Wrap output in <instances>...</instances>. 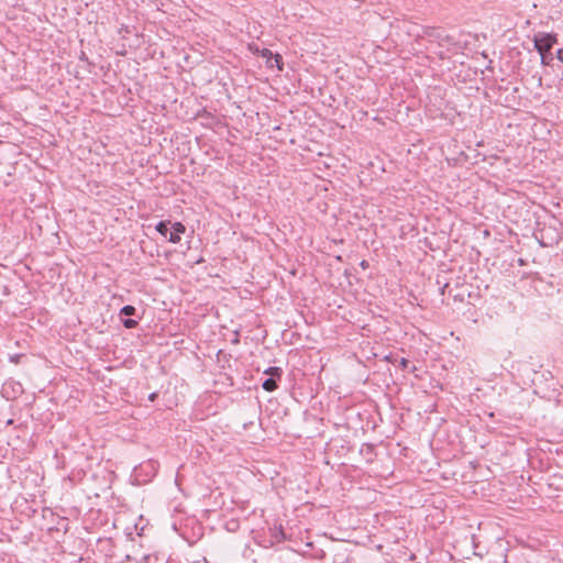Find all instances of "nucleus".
Returning a JSON list of instances; mask_svg holds the SVG:
<instances>
[{
	"mask_svg": "<svg viewBox=\"0 0 563 563\" xmlns=\"http://www.w3.org/2000/svg\"><path fill=\"white\" fill-rule=\"evenodd\" d=\"M556 41V34L552 33H538L534 36V48L542 56V59L544 58V54L551 51Z\"/></svg>",
	"mask_w": 563,
	"mask_h": 563,
	"instance_id": "obj_1",
	"label": "nucleus"
},
{
	"mask_svg": "<svg viewBox=\"0 0 563 563\" xmlns=\"http://www.w3.org/2000/svg\"><path fill=\"white\" fill-rule=\"evenodd\" d=\"M157 470H158L157 462L150 460V461H146V462L140 464L137 467H135V473H136V476H141L142 473H145V475L148 478H152L156 475Z\"/></svg>",
	"mask_w": 563,
	"mask_h": 563,
	"instance_id": "obj_2",
	"label": "nucleus"
},
{
	"mask_svg": "<svg viewBox=\"0 0 563 563\" xmlns=\"http://www.w3.org/2000/svg\"><path fill=\"white\" fill-rule=\"evenodd\" d=\"M260 55L266 59V63H271V59H275L276 66L278 69H283V58L279 54H273V52L268 48H262L260 51Z\"/></svg>",
	"mask_w": 563,
	"mask_h": 563,
	"instance_id": "obj_3",
	"label": "nucleus"
},
{
	"mask_svg": "<svg viewBox=\"0 0 563 563\" xmlns=\"http://www.w3.org/2000/svg\"><path fill=\"white\" fill-rule=\"evenodd\" d=\"M173 231L168 236L170 243L180 242V234L185 232L186 228L181 222H175L172 227Z\"/></svg>",
	"mask_w": 563,
	"mask_h": 563,
	"instance_id": "obj_4",
	"label": "nucleus"
},
{
	"mask_svg": "<svg viewBox=\"0 0 563 563\" xmlns=\"http://www.w3.org/2000/svg\"><path fill=\"white\" fill-rule=\"evenodd\" d=\"M262 387L263 389H265L266 391H274L277 389L278 385L275 380V378L273 377H268L266 378L263 383H262Z\"/></svg>",
	"mask_w": 563,
	"mask_h": 563,
	"instance_id": "obj_5",
	"label": "nucleus"
},
{
	"mask_svg": "<svg viewBox=\"0 0 563 563\" xmlns=\"http://www.w3.org/2000/svg\"><path fill=\"white\" fill-rule=\"evenodd\" d=\"M264 374L269 375V377L280 378L283 374V369L280 367L271 366L264 371Z\"/></svg>",
	"mask_w": 563,
	"mask_h": 563,
	"instance_id": "obj_6",
	"label": "nucleus"
},
{
	"mask_svg": "<svg viewBox=\"0 0 563 563\" xmlns=\"http://www.w3.org/2000/svg\"><path fill=\"white\" fill-rule=\"evenodd\" d=\"M156 231L158 233H161L163 236H167V232H168V223L165 222V221H159L156 227H155Z\"/></svg>",
	"mask_w": 563,
	"mask_h": 563,
	"instance_id": "obj_7",
	"label": "nucleus"
},
{
	"mask_svg": "<svg viewBox=\"0 0 563 563\" xmlns=\"http://www.w3.org/2000/svg\"><path fill=\"white\" fill-rule=\"evenodd\" d=\"M422 33L420 34H417L418 37H424V36H428V37H433L435 36V29L434 27H430V26H427V27H422Z\"/></svg>",
	"mask_w": 563,
	"mask_h": 563,
	"instance_id": "obj_8",
	"label": "nucleus"
},
{
	"mask_svg": "<svg viewBox=\"0 0 563 563\" xmlns=\"http://www.w3.org/2000/svg\"><path fill=\"white\" fill-rule=\"evenodd\" d=\"M135 307L131 305L123 306L120 310L121 316H133L135 313Z\"/></svg>",
	"mask_w": 563,
	"mask_h": 563,
	"instance_id": "obj_9",
	"label": "nucleus"
},
{
	"mask_svg": "<svg viewBox=\"0 0 563 563\" xmlns=\"http://www.w3.org/2000/svg\"><path fill=\"white\" fill-rule=\"evenodd\" d=\"M122 323L126 329H134L137 325V321L134 319H124Z\"/></svg>",
	"mask_w": 563,
	"mask_h": 563,
	"instance_id": "obj_10",
	"label": "nucleus"
},
{
	"mask_svg": "<svg viewBox=\"0 0 563 563\" xmlns=\"http://www.w3.org/2000/svg\"><path fill=\"white\" fill-rule=\"evenodd\" d=\"M275 530H276L275 537L277 538V540H282L285 538V533H284L282 527L275 528Z\"/></svg>",
	"mask_w": 563,
	"mask_h": 563,
	"instance_id": "obj_11",
	"label": "nucleus"
},
{
	"mask_svg": "<svg viewBox=\"0 0 563 563\" xmlns=\"http://www.w3.org/2000/svg\"><path fill=\"white\" fill-rule=\"evenodd\" d=\"M408 364H409V361H408L407 358H405V357H401V358L399 360V364H398V365H399V367H401L402 369H405V368H407Z\"/></svg>",
	"mask_w": 563,
	"mask_h": 563,
	"instance_id": "obj_12",
	"label": "nucleus"
},
{
	"mask_svg": "<svg viewBox=\"0 0 563 563\" xmlns=\"http://www.w3.org/2000/svg\"><path fill=\"white\" fill-rule=\"evenodd\" d=\"M556 57L560 62L563 63V48L558 49Z\"/></svg>",
	"mask_w": 563,
	"mask_h": 563,
	"instance_id": "obj_13",
	"label": "nucleus"
},
{
	"mask_svg": "<svg viewBox=\"0 0 563 563\" xmlns=\"http://www.w3.org/2000/svg\"><path fill=\"white\" fill-rule=\"evenodd\" d=\"M151 559H152V555L146 554V555H144V556L142 558V561H143V563H150Z\"/></svg>",
	"mask_w": 563,
	"mask_h": 563,
	"instance_id": "obj_14",
	"label": "nucleus"
},
{
	"mask_svg": "<svg viewBox=\"0 0 563 563\" xmlns=\"http://www.w3.org/2000/svg\"><path fill=\"white\" fill-rule=\"evenodd\" d=\"M155 397H156V394H155V393L151 394V395H150V400H154V399H155Z\"/></svg>",
	"mask_w": 563,
	"mask_h": 563,
	"instance_id": "obj_15",
	"label": "nucleus"
},
{
	"mask_svg": "<svg viewBox=\"0 0 563 563\" xmlns=\"http://www.w3.org/2000/svg\"><path fill=\"white\" fill-rule=\"evenodd\" d=\"M232 342H233V343H239V338H238V335H236L235 338H233V341H232Z\"/></svg>",
	"mask_w": 563,
	"mask_h": 563,
	"instance_id": "obj_16",
	"label": "nucleus"
}]
</instances>
